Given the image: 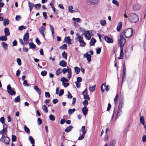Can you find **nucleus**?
<instances>
[{
	"mask_svg": "<svg viewBox=\"0 0 146 146\" xmlns=\"http://www.w3.org/2000/svg\"><path fill=\"white\" fill-rule=\"evenodd\" d=\"M67 48V45L66 44H64L62 46L60 47V49H66Z\"/></svg>",
	"mask_w": 146,
	"mask_h": 146,
	"instance_id": "49",
	"label": "nucleus"
},
{
	"mask_svg": "<svg viewBox=\"0 0 146 146\" xmlns=\"http://www.w3.org/2000/svg\"><path fill=\"white\" fill-rule=\"evenodd\" d=\"M100 24L103 26L105 25L106 24V21L104 19L100 20Z\"/></svg>",
	"mask_w": 146,
	"mask_h": 146,
	"instance_id": "34",
	"label": "nucleus"
},
{
	"mask_svg": "<svg viewBox=\"0 0 146 146\" xmlns=\"http://www.w3.org/2000/svg\"><path fill=\"white\" fill-rule=\"evenodd\" d=\"M0 122L3 124V129L0 131V134L3 133L4 134H6L7 131V126L5 123V119L3 117H2L0 118Z\"/></svg>",
	"mask_w": 146,
	"mask_h": 146,
	"instance_id": "3",
	"label": "nucleus"
},
{
	"mask_svg": "<svg viewBox=\"0 0 146 146\" xmlns=\"http://www.w3.org/2000/svg\"><path fill=\"white\" fill-rule=\"evenodd\" d=\"M63 94H64V90L63 89H62L60 90L58 95L59 96H61Z\"/></svg>",
	"mask_w": 146,
	"mask_h": 146,
	"instance_id": "62",
	"label": "nucleus"
},
{
	"mask_svg": "<svg viewBox=\"0 0 146 146\" xmlns=\"http://www.w3.org/2000/svg\"><path fill=\"white\" fill-rule=\"evenodd\" d=\"M74 69L76 73L77 74H78L80 71V68L76 66L74 67Z\"/></svg>",
	"mask_w": 146,
	"mask_h": 146,
	"instance_id": "37",
	"label": "nucleus"
},
{
	"mask_svg": "<svg viewBox=\"0 0 146 146\" xmlns=\"http://www.w3.org/2000/svg\"><path fill=\"white\" fill-rule=\"evenodd\" d=\"M72 20L74 22H77L78 23L80 22L81 21V20L80 18H72Z\"/></svg>",
	"mask_w": 146,
	"mask_h": 146,
	"instance_id": "36",
	"label": "nucleus"
},
{
	"mask_svg": "<svg viewBox=\"0 0 146 146\" xmlns=\"http://www.w3.org/2000/svg\"><path fill=\"white\" fill-rule=\"evenodd\" d=\"M125 73H123L122 74V82L123 83L124 81L125 80Z\"/></svg>",
	"mask_w": 146,
	"mask_h": 146,
	"instance_id": "60",
	"label": "nucleus"
},
{
	"mask_svg": "<svg viewBox=\"0 0 146 146\" xmlns=\"http://www.w3.org/2000/svg\"><path fill=\"white\" fill-rule=\"evenodd\" d=\"M88 100H85L83 102V104L84 106H87L88 104V102L87 101Z\"/></svg>",
	"mask_w": 146,
	"mask_h": 146,
	"instance_id": "53",
	"label": "nucleus"
},
{
	"mask_svg": "<svg viewBox=\"0 0 146 146\" xmlns=\"http://www.w3.org/2000/svg\"><path fill=\"white\" fill-rule=\"evenodd\" d=\"M2 47L5 49H7L8 47V45L4 42H2L1 43Z\"/></svg>",
	"mask_w": 146,
	"mask_h": 146,
	"instance_id": "21",
	"label": "nucleus"
},
{
	"mask_svg": "<svg viewBox=\"0 0 146 146\" xmlns=\"http://www.w3.org/2000/svg\"><path fill=\"white\" fill-rule=\"evenodd\" d=\"M82 111L84 116H86L87 113L88 109L86 106H84L82 109Z\"/></svg>",
	"mask_w": 146,
	"mask_h": 146,
	"instance_id": "16",
	"label": "nucleus"
},
{
	"mask_svg": "<svg viewBox=\"0 0 146 146\" xmlns=\"http://www.w3.org/2000/svg\"><path fill=\"white\" fill-rule=\"evenodd\" d=\"M132 33V29L129 28L125 30L124 31L121 33V34L123 36L124 35L126 38H129L131 36Z\"/></svg>",
	"mask_w": 146,
	"mask_h": 146,
	"instance_id": "2",
	"label": "nucleus"
},
{
	"mask_svg": "<svg viewBox=\"0 0 146 146\" xmlns=\"http://www.w3.org/2000/svg\"><path fill=\"white\" fill-rule=\"evenodd\" d=\"M128 19L130 22L132 23H135L138 21L139 18L136 14L132 13L129 14Z\"/></svg>",
	"mask_w": 146,
	"mask_h": 146,
	"instance_id": "1",
	"label": "nucleus"
},
{
	"mask_svg": "<svg viewBox=\"0 0 146 146\" xmlns=\"http://www.w3.org/2000/svg\"><path fill=\"white\" fill-rule=\"evenodd\" d=\"M29 139L32 145H34L35 143L34 140L31 136L29 137Z\"/></svg>",
	"mask_w": 146,
	"mask_h": 146,
	"instance_id": "26",
	"label": "nucleus"
},
{
	"mask_svg": "<svg viewBox=\"0 0 146 146\" xmlns=\"http://www.w3.org/2000/svg\"><path fill=\"white\" fill-rule=\"evenodd\" d=\"M29 44L31 48H35L36 46L33 42H29Z\"/></svg>",
	"mask_w": 146,
	"mask_h": 146,
	"instance_id": "38",
	"label": "nucleus"
},
{
	"mask_svg": "<svg viewBox=\"0 0 146 146\" xmlns=\"http://www.w3.org/2000/svg\"><path fill=\"white\" fill-rule=\"evenodd\" d=\"M37 123L38 125H40L42 123V120L40 118H39L37 120Z\"/></svg>",
	"mask_w": 146,
	"mask_h": 146,
	"instance_id": "57",
	"label": "nucleus"
},
{
	"mask_svg": "<svg viewBox=\"0 0 146 146\" xmlns=\"http://www.w3.org/2000/svg\"><path fill=\"white\" fill-rule=\"evenodd\" d=\"M28 2H29V7L30 10V11H31V10L32 9L33 7L34 6V5L32 3H30L29 1Z\"/></svg>",
	"mask_w": 146,
	"mask_h": 146,
	"instance_id": "41",
	"label": "nucleus"
},
{
	"mask_svg": "<svg viewBox=\"0 0 146 146\" xmlns=\"http://www.w3.org/2000/svg\"><path fill=\"white\" fill-rule=\"evenodd\" d=\"M47 73V71L46 70L42 71L41 73V74L42 76H46Z\"/></svg>",
	"mask_w": 146,
	"mask_h": 146,
	"instance_id": "50",
	"label": "nucleus"
},
{
	"mask_svg": "<svg viewBox=\"0 0 146 146\" xmlns=\"http://www.w3.org/2000/svg\"><path fill=\"white\" fill-rule=\"evenodd\" d=\"M83 96L84 98V99L85 100H90V97L88 95L84 96Z\"/></svg>",
	"mask_w": 146,
	"mask_h": 146,
	"instance_id": "59",
	"label": "nucleus"
},
{
	"mask_svg": "<svg viewBox=\"0 0 146 146\" xmlns=\"http://www.w3.org/2000/svg\"><path fill=\"white\" fill-rule=\"evenodd\" d=\"M142 141L143 142H146V135H143L142 137Z\"/></svg>",
	"mask_w": 146,
	"mask_h": 146,
	"instance_id": "51",
	"label": "nucleus"
},
{
	"mask_svg": "<svg viewBox=\"0 0 146 146\" xmlns=\"http://www.w3.org/2000/svg\"><path fill=\"white\" fill-rule=\"evenodd\" d=\"M59 64L62 67H65L66 66L67 64L65 61L62 60L60 62Z\"/></svg>",
	"mask_w": 146,
	"mask_h": 146,
	"instance_id": "20",
	"label": "nucleus"
},
{
	"mask_svg": "<svg viewBox=\"0 0 146 146\" xmlns=\"http://www.w3.org/2000/svg\"><path fill=\"white\" fill-rule=\"evenodd\" d=\"M65 41L66 43L68 44H71V40L69 36L65 37Z\"/></svg>",
	"mask_w": 146,
	"mask_h": 146,
	"instance_id": "24",
	"label": "nucleus"
},
{
	"mask_svg": "<svg viewBox=\"0 0 146 146\" xmlns=\"http://www.w3.org/2000/svg\"><path fill=\"white\" fill-rule=\"evenodd\" d=\"M17 61L18 65L20 66L21 64V61L20 59L19 58H17Z\"/></svg>",
	"mask_w": 146,
	"mask_h": 146,
	"instance_id": "52",
	"label": "nucleus"
},
{
	"mask_svg": "<svg viewBox=\"0 0 146 146\" xmlns=\"http://www.w3.org/2000/svg\"><path fill=\"white\" fill-rule=\"evenodd\" d=\"M122 26V23L121 22H119L118 23V25L117 27V30L118 31H120Z\"/></svg>",
	"mask_w": 146,
	"mask_h": 146,
	"instance_id": "18",
	"label": "nucleus"
},
{
	"mask_svg": "<svg viewBox=\"0 0 146 146\" xmlns=\"http://www.w3.org/2000/svg\"><path fill=\"white\" fill-rule=\"evenodd\" d=\"M4 33L5 34V35L6 36H9L10 34L9 29L8 28H5L4 29Z\"/></svg>",
	"mask_w": 146,
	"mask_h": 146,
	"instance_id": "22",
	"label": "nucleus"
},
{
	"mask_svg": "<svg viewBox=\"0 0 146 146\" xmlns=\"http://www.w3.org/2000/svg\"><path fill=\"white\" fill-rule=\"evenodd\" d=\"M60 80L62 82V83H64V82H68V80L64 77L60 79Z\"/></svg>",
	"mask_w": 146,
	"mask_h": 146,
	"instance_id": "40",
	"label": "nucleus"
},
{
	"mask_svg": "<svg viewBox=\"0 0 146 146\" xmlns=\"http://www.w3.org/2000/svg\"><path fill=\"white\" fill-rule=\"evenodd\" d=\"M95 86L96 85H95L93 86L90 87L89 88V90L91 91H94L95 90Z\"/></svg>",
	"mask_w": 146,
	"mask_h": 146,
	"instance_id": "43",
	"label": "nucleus"
},
{
	"mask_svg": "<svg viewBox=\"0 0 146 146\" xmlns=\"http://www.w3.org/2000/svg\"><path fill=\"white\" fill-rule=\"evenodd\" d=\"M75 111V109L73 108V109H69L68 111V113L69 115L72 114Z\"/></svg>",
	"mask_w": 146,
	"mask_h": 146,
	"instance_id": "30",
	"label": "nucleus"
},
{
	"mask_svg": "<svg viewBox=\"0 0 146 146\" xmlns=\"http://www.w3.org/2000/svg\"><path fill=\"white\" fill-rule=\"evenodd\" d=\"M141 8V5L139 3L135 4L133 7V9L134 11H139Z\"/></svg>",
	"mask_w": 146,
	"mask_h": 146,
	"instance_id": "12",
	"label": "nucleus"
},
{
	"mask_svg": "<svg viewBox=\"0 0 146 146\" xmlns=\"http://www.w3.org/2000/svg\"><path fill=\"white\" fill-rule=\"evenodd\" d=\"M123 104V102L121 101L119 102L118 105V110L117 112V114L116 116V119L118 117V114L119 113L121 112V109L122 107V106Z\"/></svg>",
	"mask_w": 146,
	"mask_h": 146,
	"instance_id": "9",
	"label": "nucleus"
},
{
	"mask_svg": "<svg viewBox=\"0 0 146 146\" xmlns=\"http://www.w3.org/2000/svg\"><path fill=\"white\" fill-rule=\"evenodd\" d=\"M24 129L25 131L27 133H30V131L29 129L26 126L24 127Z\"/></svg>",
	"mask_w": 146,
	"mask_h": 146,
	"instance_id": "48",
	"label": "nucleus"
},
{
	"mask_svg": "<svg viewBox=\"0 0 146 146\" xmlns=\"http://www.w3.org/2000/svg\"><path fill=\"white\" fill-rule=\"evenodd\" d=\"M76 35L77 36V38L78 39L79 41L80 44V46H84L86 44L83 40L82 35L80 36L79 34L78 33H77L76 34Z\"/></svg>",
	"mask_w": 146,
	"mask_h": 146,
	"instance_id": "6",
	"label": "nucleus"
},
{
	"mask_svg": "<svg viewBox=\"0 0 146 146\" xmlns=\"http://www.w3.org/2000/svg\"><path fill=\"white\" fill-rule=\"evenodd\" d=\"M115 140H111L108 146H115Z\"/></svg>",
	"mask_w": 146,
	"mask_h": 146,
	"instance_id": "33",
	"label": "nucleus"
},
{
	"mask_svg": "<svg viewBox=\"0 0 146 146\" xmlns=\"http://www.w3.org/2000/svg\"><path fill=\"white\" fill-rule=\"evenodd\" d=\"M12 140L13 142L16 141V136L15 135H13L12 137Z\"/></svg>",
	"mask_w": 146,
	"mask_h": 146,
	"instance_id": "54",
	"label": "nucleus"
},
{
	"mask_svg": "<svg viewBox=\"0 0 146 146\" xmlns=\"http://www.w3.org/2000/svg\"><path fill=\"white\" fill-rule=\"evenodd\" d=\"M86 132V131H84L82 132V134L81 136L78 138V139L79 140H82L84 139Z\"/></svg>",
	"mask_w": 146,
	"mask_h": 146,
	"instance_id": "19",
	"label": "nucleus"
},
{
	"mask_svg": "<svg viewBox=\"0 0 146 146\" xmlns=\"http://www.w3.org/2000/svg\"><path fill=\"white\" fill-rule=\"evenodd\" d=\"M73 7L72 5L69 6H68V11L69 12L73 13L74 12V10H72Z\"/></svg>",
	"mask_w": 146,
	"mask_h": 146,
	"instance_id": "31",
	"label": "nucleus"
},
{
	"mask_svg": "<svg viewBox=\"0 0 146 146\" xmlns=\"http://www.w3.org/2000/svg\"><path fill=\"white\" fill-rule=\"evenodd\" d=\"M62 55L63 58H64L66 60L67 59V54L65 52V51L62 53Z\"/></svg>",
	"mask_w": 146,
	"mask_h": 146,
	"instance_id": "46",
	"label": "nucleus"
},
{
	"mask_svg": "<svg viewBox=\"0 0 146 146\" xmlns=\"http://www.w3.org/2000/svg\"><path fill=\"white\" fill-rule=\"evenodd\" d=\"M49 26L50 27V30H51L52 32V36H53V37H54V28L51 25H50Z\"/></svg>",
	"mask_w": 146,
	"mask_h": 146,
	"instance_id": "35",
	"label": "nucleus"
},
{
	"mask_svg": "<svg viewBox=\"0 0 146 146\" xmlns=\"http://www.w3.org/2000/svg\"><path fill=\"white\" fill-rule=\"evenodd\" d=\"M91 4L95 5L99 3V0H87Z\"/></svg>",
	"mask_w": 146,
	"mask_h": 146,
	"instance_id": "15",
	"label": "nucleus"
},
{
	"mask_svg": "<svg viewBox=\"0 0 146 146\" xmlns=\"http://www.w3.org/2000/svg\"><path fill=\"white\" fill-rule=\"evenodd\" d=\"M104 38L105 41L108 43H112L113 42V38L109 37L106 36H104Z\"/></svg>",
	"mask_w": 146,
	"mask_h": 146,
	"instance_id": "10",
	"label": "nucleus"
},
{
	"mask_svg": "<svg viewBox=\"0 0 146 146\" xmlns=\"http://www.w3.org/2000/svg\"><path fill=\"white\" fill-rule=\"evenodd\" d=\"M82 94L83 96H85L86 95H88L87 92V89H86L84 90L83 92L82 93Z\"/></svg>",
	"mask_w": 146,
	"mask_h": 146,
	"instance_id": "47",
	"label": "nucleus"
},
{
	"mask_svg": "<svg viewBox=\"0 0 146 146\" xmlns=\"http://www.w3.org/2000/svg\"><path fill=\"white\" fill-rule=\"evenodd\" d=\"M84 57H86L88 62H90L91 60V56L87 53L84 54Z\"/></svg>",
	"mask_w": 146,
	"mask_h": 146,
	"instance_id": "14",
	"label": "nucleus"
},
{
	"mask_svg": "<svg viewBox=\"0 0 146 146\" xmlns=\"http://www.w3.org/2000/svg\"><path fill=\"white\" fill-rule=\"evenodd\" d=\"M25 27L23 26H21L19 27L18 29L19 30L22 31L23 29H25Z\"/></svg>",
	"mask_w": 146,
	"mask_h": 146,
	"instance_id": "58",
	"label": "nucleus"
},
{
	"mask_svg": "<svg viewBox=\"0 0 146 146\" xmlns=\"http://www.w3.org/2000/svg\"><path fill=\"white\" fill-rule=\"evenodd\" d=\"M85 38L87 40H89L91 38V35L90 33V31H86L84 32L83 33Z\"/></svg>",
	"mask_w": 146,
	"mask_h": 146,
	"instance_id": "11",
	"label": "nucleus"
},
{
	"mask_svg": "<svg viewBox=\"0 0 146 146\" xmlns=\"http://www.w3.org/2000/svg\"><path fill=\"white\" fill-rule=\"evenodd\" d=\"M43 16L44 18L45 19H46L47 18L46 13L45 12H44L43 13Z\"/></svg>",
	"mask_w": 146,
	"mask_h": 146,
	"instance_id": "61",
	"label": "nucleus"
},
{
	"mask_svg": "<svg viewBox=\"0 0 146 146\" xmlns=\"http://www.w3.org/2000/svg\"><path fill=\"white\" fill-rule=\"evenodd\" d=\"M45 96L46 97L48 98L50 97V95L49 92H45Z\"/></svg>",
	"mask_w": 146,
	"mask_h": 146,
	"instance_id": "64",
	"label": "nucleus"
},
{
	"mask_svg": "<svg viewBox=\"0 0 146 146\" xmlns=\"http://www.w3.org/2000/svg\"><path fill=\"white\" fill-rule=\"evenodd\" d=\"M20 97L19 96H18L16 97L14 100V101L15 102L17 103L20 102Z\"/></svg>",
	"mask_w": 146,
	"mask_h": 146,
	"instance_id": "39",
	"label": "nucleus"
},
{
	"mask_svg": "<svg viewBox=\"0 0 146 146\" xmlns=\"http://www.w3.org/2000/svg\"><path fill=\"white\" fill-rule=\"evenodd\" d=\"M112 2L113 4H115L116 5L117 7H118L119 6V3L116 0H113L112 1Z\"/></svg>",
	"mask_w": 146,
	"mask_h": 146,
	"instance_id": "44",
	"label": "nucleus"
},
{
	"mask_svg": "<svg viewBox=\"0 0 146 146\" xmlns=\"http://www.w3.org/2000/svg\"><path fill=\"white\" fill-rule=\"evenodd\" d=\"M126 42V40L122 35L121 34L118 38V42L120 48H123Z\"/></svg>",
	"mask_w": 146,
	"mask_h": 146,
	"instance_id": "4",
	"label": "nucleus"
},
{
	"mask_svg": "<svg viewBox=\"0 0 146 146\" xmlns=\"http://www.w3.org/2000/svg\"><path fill=\"white\" fill-rule=\"evenodd\" d=\"M29 37V35L28 33L25 34L23 36V39L25 44H27L28 42V40Z\"/></svg>",
	"mask_w": 146,
	"mask_h": 146,
	"instance_id": "13",
	"label": "nucleus"
},
{
	"mask_svg": "<svg viewBox=\"0 0 146 146\" xmlns=\"http://www.w3.org/2000/svg\"><path fill=\"white\" fill-rule=\"evenodd\" d=\"M42 108L43 110L45 113H47L48 112V110L47 107L45 105H44L42 107Z\"/></svg>",
	"mask_w": 146,
	"mask_h": 146,
	"instance_id": "32",
	"label": "nucleus"
},
{
	"mask_svg": "<svg viewBox=\"0 0 146 146\" xmlns=\"http://www.w3.org/2000/svg\"><path fill=\"white\" fill-rule=\"evenodd\" d=\"M75 84L76 85V87L78 88H80V84L78 82H75Z\"/></svg>",
	"mask_w": 146,
	"mask_h": 146,
	"instance_id": "55",
	"label": "nucleus"
},
{
	"mask_svg": "<svg viewBox=\"0 0 146 146\" xmlns=\"http://www.w3.org/2000/svg\"><path fill=\"white\" fill-rule=\"evenodd\" d=\"M96 42V40L94 38H92L90 40V46H92L94 45Z\"/></svg>",
	"mask_w": 146,
	"mask_h": 146,
	"instance_id": "25",
	"label": "nucleus"
},
{
	"mask_svg": "<svg viewBox=\"0 0 146 146\" xmlns=\"http://www.w3.org/2000/svg\"><path fill=\"white\" fill-rule=\"evenodd\" d=\"M23 84L24 86H29V84H27V82L26 80H24Z\"/></svg>",
	"mask_w": 146,
	"mask_h": 146,
	"instance_id": "56",
	"label": "nucleus"
},
{
	"mask_svg": "<svg viewBox=\"0 0 146 146\" xmlns=\"http://www.w3.org/2000/svg\"><path fill=\"white\" fill-rule=\"evenodd\" d=\"M6 36L5 35L1 36L0 37V40L1 41H6L7 40V38Z\"/></svg>",
	"mask_w": 146,
	"mask_h": 146,
	"instance_id": "27",
	"label": "nucleus"
},
{
	"mask_svg": "<svg viewBox=\"0 0 146 146\" xmlns=\"http://www.w3.org/2000/svg\"><path fill=\"white\" fill-rule=\"evenodd\" d=\"M61 68H59L55 72L56 74V76H58L61 73Z\"/></svg>",
	"mask_w": 146,
	"mask_h": 146,
	"instance_id": "28",
	"label": "nucleus"
},
{
	"mask_svg": "<svg viewBox=\"0 0 146 146\" xmlns=\"http://www.w3.org/2000/svg\"><path fill=\"white\" fill-rule=\"evenodd\" d=\"M49 119L52 121H54L55 120V117L52 114H50L49 116Z\"/></svg>",
	"mask_w": 146,
	"mask_h": 146,
	"instance_id": "42",
	"label": "nucleus"
},
{
	"mask_svg": "<svg viewBox=\"0 0 146 146\" xmlns=\"http://www.w3.org/2000/svg\"><path fill=\"white\" fill-rule=\"evenodd\" d=\"M7 92L10 95H13L16 94V93L14 90V89L11 88L10 85H7Z\"/></svg>",
	"mask_w": 146,
	"mask_h": 146,
	"instance_id": "7",
	"label": "nucleus"
},
{
	"mask_svg": "<svg viewBox=\"0 0 146 146\" xmlns=\"http://www.w3.org/2000/svg\"><path fill=\"white\" fill-rule=\"evenodd\" d=\"M73 128V127L72 125H70L68 127L65 129V131L66 132L68 133Z\"/></svg>",
	"mask_w": 146,
	"mask_h": 146,
	"instance_id": "23",
	"label": "nucleus"
},
{
	"mask_svg": "<svg viewBox=\"0 0 146 146\" xmlns=\"http://www.w3.org/2000/svg\"><path fill=\"white\" fill-rule=\"evenodd\" d=\"M123 48H120V54L119 57H118V59H122L123 58Z\"/></svg>",
	"mask_w": 146,
	"mask_h": 146,
	"instance_id": "17",
	"label": "nucleus"
},
{
	"mask_svg": "<svg viewBox=\"0 0 146 146\" xmlns=\"http://www.w3.org/2000/svg\"><path fill=\"white\" fill-rule=\"evenodd\" d=\"M76 99L74 97L72 99V104L73 106L74 105V104L76 101Z\"/></svg>",
	"mask_w": 146,
	"mask_h": 146,
	"instance_id": "63",
	"label": "nucleus"
},
{
	"mask_svg": "<svg viewBox=\"0 0 146 146\" xmlns=\"http://www.w3.org/2000/svg\"><path fill=\"white\" fill-rule=\"evenodd\" d=\"M0 135H2V136L1 138L0 139V141L3 142L4 143L6 144L7 145H8L9 144V139L7 137H5V135H7V131L6 134H4L3 133H2L1 134H0Z\"/></svg>",
	"mask_w": 146,
	"mask_h": 146,
	"instance_id": "5",
	"label": "nucleus"
},
{
	"mask_svg": "<svg viewBox=\"0 0 146 146\" xmlns=\"http://www.w3.org/2000/svg\"><path fill=\"white\" fill-rule=\"evenodd\" d=\"M9 21L8 19H5L3 20V25L4 26H6L9 24Z\"/></svg>",
	"mask_w": 146,
	"mask_h": 146,
	"instance_id": "29",
	"label": "nucleus"
},
{
	"mask_svg": "<svg viewBox=\"0 0 146 146\" xmlns=\"http://www.w3.org/2000/svg\"><path fill=\"white\" fill-rule=\"evenodd\" d=\"M50 5L52 8L54 12L55 13L57 14V13L55 12V9L54 6L53 4L52 3H50Z\"/></svg>",
	"mask_w": 146,
	"mask_h": 146,
	"instance_id": "45",
	"label": "nucleus"
},
{
	"mask_svg": "<svg viewBox=\"0 0 146 146\" xmlns=\"http://www.w3.org/2000/svg\"><path fill=\"white\" fill-rule=\"evenodd\" d=\"M38 30L40 33L42 35L44 38H45V34L46 33V29L45 26H41Z\"/></svg>",
	"mask_w": 146,
	"mask_h": 146,
	"instance_id": "8",
	"label": "nucleus"
}]
</instances>
